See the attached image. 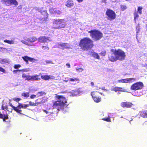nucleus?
I'll list each match as a JSON object with an SVG mask.
<instances>
[{"label": "nucleus", "mask_w": 147, "mask_h": 147, "mask_svg": "<svg viewBox=\"0 0 147 147\" xmlns=\"http://www.w3.org/2000/svg\"><path fill=\"white\" fill-rule=\"evenodd\" d=\"M5 49L3 48H0V51L3 52V51Z\"/></svg>", "instance_id": "obj_57"}, {"label": "nucleus", "mask_w": 147, "mask_h": 147, "mask_svg": "<svg viewBox=\"0 0 147 147\" xmlns=\"http://www.w3.org/2000/svg\"><path fill=\"white\" fill-rule=\"evenodd\" d=\"M38 99H37L35 101V103H36L37 105H36V106L38 105H40L41 104L42 102H38Z\"/></svg>", "instance_id": "obj_50"}, {"label": "nucleus", "mask_w": 147, "mask_h": 147, "mask_svg": "<svg viewBox=\"0 0 147 147\" xmlns=\"http://www.w3.org/2000/svg\"><path fill=\"white\" fill-rule=\"evenodd\" d=\"M134 20L135 22H136V20L137 19L139 16L138 12H135L134 14Z\"/></svg>", "instance_id": "obj_29"}, {"label": "nucleus", "mask_w": 147, "mask_h": 147, "mask_svg": "<svg viewBox=\"0 0 147 147\" xmlns=\"http://www.w3.org/2000/svg\"><path fill=\"white\" fill-rule=\"evenodd\" d=\"M46 62L47 64L51 63L52 64H54V63H53L52 61L49 60H46Z\"/></svg>", "instance_id": "obj_47"}, {"label": "nucleus", "mask_w": 147, "mask_h": 147, "mask_svg": "<svg viewBox=\"0 0 147 147\" xmlns=\"http://www.w3.org/2000/svg\"><path fill=\"white\" fill-rule=\"evenodd\" d=\"M102 2H103L104 3H106V0H102Z\"/></svg>", "instance_id": "obj_64"}, {"label": "nucleus", "mask_w": 147, "mask_h": 147, "mask_svg": "<svg viewBox=\"0 0 147 147\" xmlns=\"http://www.w3.org/2000/svg\"><path fill=\"white\" fill-rule=\"evenodd\" d=\"M121 105L123 107H126L127 108H130L134 106L133 104L132 103L129 102H122Z\"/></svg>", "instance_id": "obj_14"}, {"label": "nucleus", "mask_w": 147, "mask_h": 147, "mask_svg": "<svg viewBox=\"0 0 147 147\" xmlns=\"http://www.w3.org/2000/svg\"><path fill=\"white\" fill-rule=\"evenodd\" d=\"M101 89L103 90H105V91H107V90H106V89H105V87H102L101 88Z\"/></svg>", "instance_id": "obj_62"}, {"label": "nucleus", "mask_w": 147, "mask_h": 147, "mask_svg": "<svg viewBox=\"0 0 147 147\" xmlns=\"http://www.w3.org/2000/svg\"><path fill=\"white\" fill-rule=\"evenodd\" d=\"M42 48L43 50L46 51H47L49 49L48 47L44 46H43L42 47Z\"/></svg>", "instance_id": "obj_48"}, {"label": "nucleus", "mask_w": 147, "mask_h": 147, "mask_svg": "<svg viewBox=\"0 0 147 147\" xmlns=\"http://www.w3.org/2000/svg\"><path fill=\"white\" fill-rule=\"evenodd\" d=\"M18 104V109H19L22 108L25 109L29 106V105L22 104L20 103H19Z\"/></svg>", "instance_id": "obj_27"}, {"label": "nucleus", "mask_w": 147, "mask_h": 147, "mask_svg": "<svg viewBox=\"0 0 147 147\" xmlns=\"http://www.w3.org/2000/svg\"><path fill=\"white\" fill-rule=\"evenodd\" d=\"M140 115L143 118H147V113L145 111H140L139 112Z\"/></svg>", "instance_id": "obj_28"}, {"label": "nucleus", "mask_w": 147, "mask_h": 147, "mask_svg": "<svg viewBox=\"0 0 147 147\" xmlns=\"http://www.w3.org/2000/svg\"><path fill=\"white\" fill-rule=\"evenodd\" d=\"M78 2L81 3L83 2V0H76Z\"/></svg>", "instance_id": "obj_60"}, {"label": "nucleus", "mask_w": 147, "mask_h": 147, "mask_svg": "<svg viewBox=\"0 0 147 147\" xmlns=\"http://www.w3.org/2000/svg\"><path fill=\"white\" fill-rule=\"evenodd\" d=\"M54 27L56 29L64 28L66 26V20L64 19H55L53 20Z\"/></svg>", "instance_id": "obj_3"}, {"label": "nucleus", "mask_w": 147, "mask_h": 147, "mask_svg": "<svg viewBox=\"0 0 147 147\" xmlns=\"http://www.w3.org/2000/svg\"><path fill=\"white\" fill-rule=\"evenodd\" d=\"M10 105L17 113H19L21 114H22L21 113V112L22 111V110H20V109H18V106L17 107H15L14 106H13L11 104H10Z\"/></svg>", "instance_id": "obj_26"}, {"label": "nucleus", "mask_w": 147, "mask_h": 147, "mask_svg": "<svg viewBox=\"0 0 147 147\" xmlns=\"http://www.w3.org/2000/svg\"><path fill=\"white\" fill-rule=\"evenodd\" d=\"M120 8L121 11H124L127 9V7L125 5H120Z\"/></svg>", "instance_id": "obj_34"}, {"label": "nucleus", "mask_w": 147, "mask_h": 147, "mask_svg": "<svg viewBox=\"0 0 147 147\" xmlns=\"http://www.w3.org/2000/svg\"><path fill=\"white\" fill-rule=\"evenodd\" d=\"M67 79L68 80H64V81L67 82L68 81H69L71 82H74V83H72L71 84H72L74 85L76 83V81H79V79L77 78H70L67 77Z\"/></svg>", "instance_id": "obj_16"}, {"label": "nucleus", "mask_w": 147, "mask_h": 147, "mask_svg": "<svg viewBox=\"0 0 147 147\" xmlns=\"http://www.w3.org/2000/svg\"><path fill=\"white\" fill-rule=\"evenodd\" d=\"M115 115L114 113H110L108 115V117H109L110 118H114V116H115Z\"/></svg>", "instance_id": "obj_42"}, {"label": "nucleus", "mask_w": 147, "mask_h": 147, "mask_svg": "<svg viewBox=\"0 0 147 147\" xmlns=\"http://www.w3.org/2000/svg\"><path fill=\"white\" fill-rule=\"evenodd\" d=\"M140 26L139 25V24H138V25H137L136 26V38H137L138 37V33L139 32L140 30Z\"/></svg>", "instance_id": "obj_30"}, {"label": "nucleus", "mask_w": 147, "mask_h": 147, "mask_svg": "<svg viewBox=\"0 0 147 147\" xmlns=\"http://www.w3.org/2000/svg\"><path fill=\"white\" fill-rule=\"evenodd\" d=\"M136 80L135 78H126L119 80L118 82L119 83H131Z\"/></svg>", "instance_id": "obj_10"}, {"label": "nucleus", "mask_w": 147, "mask_h": 147, "mask_svg": "<svg viewBox=\"0 0 147 147\" xmlns=\"http://www.w3.org/2000/svg\"><path fill=\"white\" fill-rule=\"evenodd\" d=\"M24 39L27 41H28L29 42V40L30 39V38H28L27 37H24Z\"/></svg>", "instance_id": "obj_56"}, {"label": "nucleus", "mask_w": 147, "mask_h": 147, "mask_svg": "<svg viewBox=\"0 0 147 147\" xmlns=\"http://www.w3.org/2000/svg\"><path fill=\"white\" fill-rule=\"evenodd\" d=\"M40 12L41 13V14L44 16V17H42L41 20L43 23H45L47 20V17H48V14L47 12L45 11H42L41 10H40Z\"/></svg>", "instance_id": "obj_12"}, {"label": "nucleus", "mask_w": 147, "mask_h": 147, "mask_svg": "<svg viewBox=\"0 0 147 147\" xmlns=\"http://www.w3.org/2000/svg\"><path fill=\"white\" fill-rule=\"evenodd\" d=\"M21 95L25 97L28 98L29 96V93L28 92H24Z\"/></svg>", "instance_id": "obj_32"}, {"label": "nucleus", "mask_w": 147, "mask_h": 147, "mask_svg": "<svg viewBox=\"0 0 147 147\" xmlns=\"http://www.w3.org/2000/svg\"><path fill=\"white\" fill-rule=\"evenodd\" d=\"M21 67V66L20 65H14V67L15 69H18L20 68Z\"/></svg>", "instance_id": "obj_44"}, {"label": "nucleus", "mask_w": 147, "mask_h": 147, "mask_svg": "<svg viewBox=\"0 0 147 147\" xmlns=\"http://www.w3.org/2000/svg\"><path fill=\"white\" fill-rule=\"evenodd\" d=\"M109 59L112 62H115L117 60V59L116 57V56L113 53H113H109Z\"/></svg>", "instance_id": "obj_13"}, {"label": "nucleus", "mask_w": 147, "mask_h": 147, "mask_svg": "<svg viewBox=\"0 0 147 147\" xmlns=\"http://www.w3.org/2000/svg\"><path fill=\"white\" fill-rule=\"evenodd\" d=\"M13 100L15 101L18 102L20 100H21V99L19 98H15L13 99Z\"/></svg>", "instance_id": "obj_49"}, {"label": "nucleus", "mask_w": 147, "mask_h": 147, "mask_svg": "<svg viewBox=\"0 0 147 147\" xmlns=\"http://www.w3.org/2000/svg\"><path fill=\"white\" fill-rule=\"evenodd\" d=\"M41 77L42 79L45 80L50 79H53L55 78L54 76L52 75H42L41 76Z\"/></svg>", "instance_id": "obj_17"}, {"label": "nucleus", "mask_w": 147, "mask_h": 147, "mask_svg": "<svg viewBox=\"0 0 147 147\" xmlns=\"http://www.w3.org/2000/svg\"><path fill=\"white\" fill-rule=\"evenodd\" d=\"M23 72H22V78H25L26 80H27V81H30V75L28 74H25Z\"/></svg>", "instance_id": "obj_24"}, {"label": "nucleus", "mask_w": 147, "mask_h": 147, "mask_svg": "<svg viewBox=\"0 0 147 147\" xmlns=\"http://www.w3.org/2000/svg\"><path fill=\"white\" fill-rule=\"evenodd\" d=\"M48 3H52V1L51 0H48V1H47Z\"/></svg>", "instance_id": "obj_58"}, {"label": "nucleus", "mask_w": 147, "mask_h": 147, "mask_svg": "<svg viewBox=\"0 0 147 147\" xmlns=\"http://www.w3.org/2000/svg\"><path fill=\"white\" fill-rule=\"evenodd\" d=\"M106 52L105 51H103L101 52L100 53V55L102 56H104L105 54H106Z\"/></svg>", "instance_id": "obj_52"}, {"label": "nucleus", "mask_w": 147, "mask_h": 147, "mask_svg": "<svg viewBox=\"0 0 147 147\" xmlns=\"http://www.w3.org/2000/svg\"><path fill=\"white\" fill-rule=\"evenodd\" d=\"M2 109H7V106H4L3 105L2 106Z\"/></svg>", "instance_id": "obj_55"}, {"label": "nucleus", "mask_w": 147, "mask_h": 147, "mask_svg": "<svg viewBox=\"0 0 147 147\" xmlns=\"http://www.w3.org/2000/svg\"><path fill=\"white\" fill-rule=\"evenodd\" d=\"M22 58L27 63H28V61L32 62H34L35 61H36V59L27 56H25L24 57H23Z\"/></svg>", "instance_id": "obj_15"}, {"label": "nucleus", "mask_w": 147, "mask_h": 147, "mask_svg": "<svg viewBox=\"0 0 147 147\" xmlns=\"http://www.w3.org/2000/svg\"><path fill=\"white\" fill-rule=\"evenodd\" d=\"M4 116L1 114H0V118H3Z\"/></svg>", "instance_id": "obj_59"}, {"label": "nucleus", "mask_w": 147, "mask_h": 147, "mask_svg": "<svg viewBox=\"0 0 147 147\" xmlns=\"http://www.w3.org/2000/svg\"><path fill=\"white\" fill-rule=\"evenodd\" d=\"M113 53L116 56L117 60L122 61L125 59V53L121 49L113 50Z\"/></svg>", "instance_id": "obj_5"}, {"label": "nucleus", "mask_w": 147, "mask_h": 147, "mask_svg": "<svg viewBox=\"0 0 147 147\" xmlns=\"http://www.w3.org/2000/svg\"><path fill=\"white\" fill-rule=\"evenodd\" d=\"M106 15L107 16V19L109 20H113L115 19L116 14L115 12L110 9H108L106 12Z\"/></svg>", "instance_id": "obj_8"}, {"label": "nucleus", "mask_w": 147, "mask_h": 147, "mask_svg": "<svg viewBox=\"0 0 147 147\" xmlns=\"http://www.w3.org/2000/svg\"><path fill=\"white\" fill-rule=\"evenodd\" d=\"M92 38L95 40H100L103 36L102 33L98 30H93L89 31Z\"/></svg>", "instance_id": "obj_4"}, {"label": "nucleus", "mask_w": 147, "mask_h": 147, "mask_svg": "<svg viewBox=\"0 0 147 147\" xmlns=\"http://www.w3.org/2000/svg\"><path fill=\"white\" fill-rule=\"evenodd\" d=\"M90 84L91 86H93L94 85V83L93 82H91Z\"/></svg>", "instance_id": "obj_63"}, {"label": "nucleus", "mask_w": 147, "mask_h": 147, "mask_svg": "<svg viewBox=\"0 0 147 147\" xmlns=\"http://www.w3.org/2000/svg\"><path fill=\"white\" fill-rule=\"evenodd\" d=\"M8 118V117L7 116L4 115L3 118V121H4L6 119H7Z\"/></svg>", "instance_id": "obj_54"}, {"label": "nucleus", "mask_w": 147, "mask_h": 147, "mask_svg": "<svg viewBox=\"0 0 147 147\" xmlns=\"http://www.w3.org/2000/svg\"><path fill=\"white\" fill-rule=\"evenodd\" d=\"M97 91L92 92L91 93V95L94 101L96 102H99L101 101V99L100 97L96 96Z\"/></svg>", "instance_id": "obj_9"}, {"label": "nucleus", "mask_w": 147, "mask_h": 147, "mask_svg": "<svg viewBox=\"0 0 147 147\" xmlns=\"http://www.w3.org/2000/svg\"><path fill=\"white\" fill-rule=\"evenodd\" d=\"M39 76L36 75L34 76H30V81H39L40 80V78H38Z\"/></svg>", "instance_id": "obj_23"}, {"label": "nucleus", "mask_w": 147, "mask_h": 147, "mask_svg": "<svg viewBox=\"0 0 147 147\" xmlns=\"http://www.w3.org/2000/svg\"><path fill=\"white\" fill-rule=\"evenodd\" d=\"M144 87V84L142 82H139L133 84L131 87L132 90H137L142 89Z\"/></svg>", "instance_id": "obj_6"}, {"label": "nucleus", "mask_w": 147, "mask_h": 147, "mask_svg": "<svg viewBox=\"0 0 147 147\" xmlns=\"http://www.w3.org/2000/svg\"><path fill=\"white\" fill-rule=\"evenodd\" d=\"M92 55L93 56V57H94L98 59H99V56L98 55V54L96 53L95 52L93 53L92 54Z\"/></svg>", "instance_id": "obj_36"}, {"label": "nucleus", "mask_w": 147, "mask_h": 147, "mask_svg": "<svg viewBox=\"0 0 147 147\" xmlns=\"http://www.w3.org/2000/svg\"><path fill=\"white\" fill-rule=\"evenodd\" d=\"M30 71V69L29 68H26L22 69H18L17 70H14L13 71V72L15 74H16L17 73L18 71L22 72H28Z\"/></svg>", "instance_id": "obj_25"}, {"label": "nucleus", "mask_w": 147, "mask_h": 147, "mask_svg": "<svg viewBox=\"0 0 147 147\" xmlns=\"http://www.w3.org/2000/svg\"><path fill=\"white\" fill-rule=\"evenodd\" d=\"M37 39V38L36 37L33 36L30 38L29 42H34L36 41Z\"/></svg>", "instance_id": "obj_31"}, {"label": "nucleus", "mask_w": 147, "mask_h": 147, "mask_svg": "<svg viewBox=\"0 0 147 147\" xmlns=\"http://www.w3.org/2000/svg\"><path fill=\"white\" fill-rule=\"evenodd\" d=\"M59 47L62 49L68 48L69 47V45L67 43H60L59 44Z\"/></svg>", "instance_id": "obj_19"}, {"label": "nucleus", "mask_w": 147, "mask_h": 147, "mask_svg": "<svg viewBox=\"0 0 147 147\" xmlns=\"http://www.w3.org/2000/svg\"><path fill=\"white\" fill-rule=\"evenodd\" d=\"M55 99L57 101L53 104V108H56L58 111L63 110L66 108L68 104L65 98L63 96L56 95Z\"/></svg>", "instance_id": "obj_1"}, {"label": "nucleus", "mask_w": 147, "mask_h": 147, "mask_svg": "<svg viewBox=\"0 0 147 147\" xmlns=\"http://www.w3.org/2000/svg\"><path fill=\"white\" fill-rule=\"evenodd\" d=\"M76 71L78 72H81L84 69L82 68H80L78 69H76Z\"/></svg>", "instance_id": "obj_43"}, {"label": "nucleus", "mask_w": 147, "mask_h": 147, "mask_svg": "<svg viewBox=\"0 0 147 147\" xmlns=\"http://www.w3.org/2000/svg\"><path fill=\"white\" fill-rule=\"evenodd\" d=\"M82 92V91L80 89H77L71 91V93L72 96H75L81 95Z\"/></svg>", "instance_id": "obj_11"}, {"label": "nucleus", "mask_w": 147, "mask_h": 147, "mask_svg": "<svg viewBox=\"0 0 147 147\" xmlns=\"http://www.w3.org/2000/svg\"><path fill=\"white\" fill-rule=\"evenodd\" d=\"M1 1L7 6L13 5L16 6L18 5V2L16 0H1Z\"/></svg>", "instance_id": "obj_7"}, {"label": "nucleus", "mask_w": 147, "mask_h": 147, "mask_svg": "<svg viewBox=\"0 0 147 147\" xmlns=\"http://www.w3.org/2000/svg\"><path fill=\"white\" fill-rule=\"evenodd\" d=\"M55 13H54L55 14H57L58 15H60L61 13V11L59 10L58 9H56L55 10Z\"/></svg>", "instance_id": "obj_38"}, {"label": "nucleus", "mask_w": 147, "mask_h": 147, "mask_svg": "<svg viewBox=\"0 0 147 147\" xmlns=\"http://www.w3.org/2000/svg\"><path fill=\"white\" fill-rule=\"evenodd\" d=\"M56 9H53V8H50L49 9V11L50 12L52 13H55V10Z\"/></svg>", "instance_id": "obj_39"}, {"label": "nucleus", "mask_w": 147, "mask_h": 147, "mask_svg": "<svg viewBox=\"0 0 147 147\" xmlns=\"http://www.w3.org/2000/svg\"><path fill=\"white\" fill-rule=\"evenodd\" d=\"M45 92H40L37 93L36 95V96H37V97H39L40 96H41L43 95H45Z\"/></svg>", "instance_id": "obj_35"}, {"label": "nucleus", "mask_w": 147, "mask_h": 147, "mask_svg": "<svg viewBox=\"0 0 147 147\" xmlns=\"http://www.w3.org/2000/svg\"><path fill=\"white\" fill-rule=\"evenodd\" d=\"M111 91H114L115 92L117 91H120L121 92H125V90L121 88H120L118 87H113L111 89Z\"/></svg>", "instance_id": "obj_18"}, {"label": "nucleus", "mask_w": 147, "mask_h": 147, "mask_svg": "<svg viewBox=\"0 0 147 147\" xmlns=\"http://www.w3.org/2000/svg\"><path fill=\"white\" fill-rule=\"evenodd\" d=\"M43 111L49 115H50L52 113L51 112L48 111L46 110H43Z\"/></svg>", "instance_id": "obj_46"}, {"label": "nucleus", "mask_w": 147, "mask_h": 147, "mask_svg": "<svg viewBox=\"0 0 147 147\" xmlns=\"http://www.w3.org/2000/svg\"><path fill=\"white\" fill-rule=\"evenodd\" d=\"M74 5V3L72 0H67L66 3L65 5L68 7L71 8Z\"/></svg>", "instance_id": "obj_21"}, {"label": "nucleus", "mask_w": 147, "mask_h": 147, "mask_svg": "<svg viewBox=\"0 0 147 147\" xmlns=\"http://www.w3.org/2000/svg\"><path fill=\"white\" fill-rule=\"evenodd\" d=\"M80 47L84 51H87L93 46L92 40L88 38H85L82 39L79 44Z\"/></svg>", "instance_id": "obj_2"}, {"label": "nucleus", "mask_w": 147, "mask_h": 147, "mask_svg": "<svg viewBox=\"0 0 147 147\" xmlns=\"http://www.w3.org/2000/svg\"><path fill=\"white\" fill-rule=\"evenodd\" d=\"M10 62L9 60L7 58H0V63L1 64H6L7 63H9Z\"/></svg>", "instance_id": "obj_22"}, {"label": "nucleus", "mask_w": 147, "mask_h": 147, "mask_svg": "<svg viewBox=\"0 0 147 147\" xmlns=\"http://www.w3.org/2000/svg\"><path fill=\"white\" fill-rule=\"evenodd\" d=\"M29 104L28 105H31V106H36V105L37 104L36 103H35L33 102H32L31 101H30L29 102Z\"/></svg>", "instance_id": "obj_41"}, {"label": "nucleus", "mask_w": 147, "mask_h": 147, "mask_svg": "<svg viewBox=\"0 0 147 147\" xmlns=\"http://www.w3.org/2000/svg\"><path fill=\"white\" fill-rule=\"evenodd\" d=\"M21 42L24 44H25L26 45L28 46H32V45H30V44H28V42L25 41L24 40H22L21 41Z\"/></svg>", "instance_id": "obj_45"}, {"label": "nucleus", "mask_w": 147, "mask_h": 147, "mask_svg": "<svg viewBox=\"0 0 147 147\" xmlns=\"http://www.w3.org/2000/svg\"><path fill=\"white\" fill-rule=\"evenodd\" d=\"M102 119L104 121H107V122H111L110 118L109 117H108V118H104L103 119Z\"/></svg>", "instance_id": "obj_40"}, {"label": "nucleus", "mask_w": 147, "mask_h": 147, "mask_svg": "<svg viewBox=\"0 0 147 147\" xmlns=\"http://www.w3.org/2000/svg\"><path fill=\"white\" fill-rule=\"evenodd\" d=\"M36 96V95L33 94V95H31L30 96V98L31 99H33V98H34Z\"/></svg>", "instance_id": "obj_53"}, {"label": "nucleus", "mask_w": 147, "mask_h": 147, "mask_svg": "<svg viewBox=\"0 0 147 147\" xmlns=\"http://www.w3.org/2000/svg\"><path fill=\"white\" fill-rule=\"evenodd\" d=\"M142 7H139L138 8V12L139 14H141L142 13Z\"/></svg>", "instance_id": "obj_37"}, {"label": "nucleus", "mask_w": 147, "mask_h": 147, "mask_svg": "<svg viewBox=\"0 0 147 147\" xmlns=\"http://www.w3.org/2000/svg\"><path fill=\"white\" fill-rule=\"evenodd\" d=\"M38 41L40 42H48L49 40L45 36H41L38 39Z\"/></svg>", "instance_id": "obj_20"}, {"label": "nucleus", "mask_w": 147, "mask_h": 147, "mask_svg": "<svg viewBox=\"0 0 147 147\" xmlns=\"http://www.w3.org/2000/svg\"><path fill=\"white\" fill-rule=\"evenodd\" d=\"M4 41V42L11 45L13 44L14 43V41L13 40H5Z\"/></svg>", "instance_id": "obj_33"}, {"label": "nucleus", "mask_w": 147, "mask_h": 147, "mask_svg": "<svg viewBox=\"0 0 147 147\" xmlns=\"http://www.w3.org/2000/svg\"><path fill=\"white\" fill-rule=\"evenodd\" d=\"M66 65L68 67H70V65L69 63H67Z\"/></svg>", "instance_id": "obj_61"}, {"label": "nucleus", "mask_w": 147, "mask_h": 147, "mask_svg": "<svg viewBox=\"0 0 147 147\" xmlns=\"http://www.w3.org/2000/svg\"><path fill=\"white\" fill-rule=\"evenodd\" d=\"M0 71H1L4 73H5V70L2 68V67H0Z\"/></svg>", "instance_id": "obj_51"}]
</instances>
